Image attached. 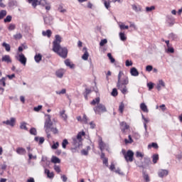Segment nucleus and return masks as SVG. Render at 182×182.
<instances>
[{"label": "nucleus", "instance_id": "f257e3e1", "mask_svg": "<svg viewBox=\"0 0 182 182\" xmlns=\"http://www.w3.org/2000/svg\"><path fill=\"white\" fill-rule=\"evenodd\" d=\"M61 42L62 37L59 35H55V40L53 42V50L63 59H66L68 58V48L66 47L62 48L60 46Z\"/></svg>", "mask_w": 182, "mask_h": 182}, {"label": "nucleus", "instance_id": "f03ea898", "mask_svg": "<svg viewBox=\"0 0 182 182\" xmlns=\"http://www.w3.org/2000/svg\"><path fill=\"white\" fill-rule=\"evenodd\" d=\"M127 85H129V77L125 75L123 71H119L118 74L117 87L122 92V95H126V93H127Z\"/></svg>", "mask_w": 182, "mask_h": 182}, {"label": "nucleus", "instance_id": "7ed1b4c3", "mask_svg": "<svg viewBox=\"0 0 182 182\" xmlns=\"http://www.w3.org/2000/svg\"><path fill=\"white\" fill-rule=\"evenodd\" d=\"M46 117H47V119H46L44 127L46 129V132L48 134L52 129V126H53V122H52V120L50 119L51 117L50 114H46Z\"/></svg>", "mask_w": 182, "mask_h": 182}, {"label": "nucleus", "instance_id": "20e7f679", "mask_svg": "<svg viewBox=\"0 0 182 182\" xmlns=\"http://www.w3.org/2000/svg\"><path fill=\"white\" fill-rule=\"evenodd\" d=\"M93 110L96 114H102V113L107 112L106 106H105L103 104L97 105V106L93 108Z\"/></svg>", "mask_w": 182, "mask_h": 182}, {"label": "nucleus", "instance_id": "39448f33", "mask_svg": "<svg viewBox=\"0 0 182 182\" xmlns=\"http://www.w3.org/2000/svg\"><path fill=\"white\" fill-rule=\"evenodd\" d=\"M28 4H31L32 6L36 8L38 5H42L45 6L46 5V0H27Z\"/></svg>", "mask_w": 182, "mask_h": 182}, {"label": "nucleus", "instance_id": "423d86ee", "mask_svg": "<svg viewBox=\"0 0 182 182\" xmlns=\"http://www.w3.org/2000/svg\"><path fill=\"white\" fill-rule=\"evenodd\" d=\"M82 140L77 139V138L73 137V146L74 148H72V151H75L77 149H80V146H82Z\"/></svg>", "mask_w": 182, "mask_h": 182}, {"label": "nucleus", "instance_id": "0eeeda50", "mask_svg": "<svg viewBox=\"0 0 182 182\" xmlns=\"http://www.w3.org/2000/svg\"><path fill=\"white\" fill-rule=\"evenodd\" d=\"M124 157L127 163H129V161L132 163V161H133V158L134 157V152L132 150H128L127 154Z\"/></svg>", "mask_w": 182, "mask_h": 182}, {"label": "nucleus", "instance_id": "6e6552de", "mask_svg": "<svg viewBox=\"0 0 182 182\" xmlns=\"http://www.w3.org/2000/svg\"><path fill=\"white\" fill-rule=\"evenodd\" d=\"M17 60L21 63L23 66H26V57H25V55L23 53H21L18 55V57H16Z\"/></svg>", "mask_w": 182, "mask_h": 182}, {"label": "nucleus", "instance_id": "1a4fd4ad", "mask_svg": "<svg viewBox=\"0 0 182 182\" xmlns=\"http://www.w3.org/2000/svg\"><path fill=\"white\" fill-rule=\"evenodd\" d=\"M158 176L161 178L167 177V176H168V171L167 169H159L158 171Z\"/></svg>", "mask_w": 182, "mask_h": 182}, {"label": "nucleus", "instance_id": "9d476101", "mask_svg": "<svg viewBox=\"0 0 182 182\" xmlns=\"http://www.w3.org/2000/svg\"><path fill=\"white\" fill-rule=\"evenodd\" d=\"M43 21H44V23L46 25H48V26L52 25L53 23V17H52L51 16H43Z\"/></svg>", "mask_w": 182, "mask_h": 182}, {"label": "nucleus", "instance_id": "9b49d317", "mask_svg": "<svg viewBox=\"0 0 182 182\" xmlns=\"http://www.w3.org/2000/svg\"><path fill=\"white\" fill-rule=\"evenodd\" d=\"M16 122V119L14 117H11L10 120L8 119L6 121H4L3 124H6L7 126H11V127H14L15 126Z\"/></svg>", "mask_w": 182, "mask_h": 182}, {"label": "nucleus", "instance_id": "f8f14e48", "mask_svg": "<svg viewBox=\"0 0 182 182\" xmlns=\"http://www.w3.org/2000/svg\"><path fill=\"white\" fill-rule=\"evenodd\" d=\"M119 126L122 133H124L126 130H128V129L130 128L127 123L124 122H120Z\"/></svg>", "mask_w": 182, "mask_h": 182}, {"label": "nucleus", "instance_id": "ddd939ff", "mask_svg": "<svg viewBox=\"0 0 182 182\" xmlns=\"http://www.w3.org/2000/svg\"><path fill=\"white\" fill-rule=\"evenodd\" d=\"M63 75H65V70L63 69L58 70L55 72V76H57V77H59L60 79H62V77H63Z\"/></svg>", "mask_w": 182, "mask_h": 182}, {"label": "nucleus", "instance_id": "4468645a", "mask_svg": "<svg viewBox=\"0 0 182 182\" xmlns=\"http://www.w3.org/2000/svg\"><path fill=\"white\" fill-rule=\"evenodd\" d=\"M1 61L2 62H6V63H11L12 60H11V56L9 55H5L1 58Z\"/></svg>", "mask_w": 182, "mask_h": 182}, {"label": "nucleus", "instance_id": "2eb2a0df", "mask_svg": "<svg viewBox=\"0 0 182 182\" xmlns=\"http://www.w3.org/2000/svg\"><path fill=\"white\" fill-rule=\"evenodd\" d=\"M17 154H20L21 156H23L26 154V150L23 147H18L16 149Z\"/></svg>", "mask_w": 182, "mask_h": 182}, {"label": "nucleus", "instance_id": "dca6fc26", "mask_svg": "<svg viewBox=\"0 0 182 182\" xmlns=\"http://www.w3.org/2000/svg\"><path fill=\"white\" fill-rule=\"evenodd\" d=\"M161 86L162 87H166V84L164 83V81L163 80H160L159 81V84L156 85L157 90H161Z\"/></svg>", "mask_w": 182, "mask_h": 182}, {"label": "nucleus", "instance_id": "f3484780", "mask_svg": "<svg viewBox=\"0 0 182 182\" xmlns=\"http://www.w3.org/2000/svg\"><path fill=\"white\" fill-rule=\"evenodd\" d=\"M41 161H43V163H46V165L43 164V167L44 168H46V166H49V164H50V161H48V157H46V156H43Z\"/></svg>", "mask_w": 182, "mask_h": 182}, {"label": "nucleus", "instance_id": "a211bd4d", "mask_svg": "<svg viewBox=\"0 0 182 182\" xmlns=\"http://www.w3.org/2000/svg\"><path fill=\"white\" fill-rule=\"evenodd\" d=\"M132 7L133 11H134L135 12H141V6L132 4Z\"/></svg>", "mask_w": 182, "mask_h": 182}, {"label": "nucleus", "instance_id": "6ab92c4d", "mask_svg": "<svg viewBox=\"0 0 182 182\" xmlns=\"http://www.w3.org/2000/svg\"><path fill=\"white\" fill-rule=\"evenodd\" d=\"M99 147L101 151H103V150L106 149V144L103 142V140H102V139L99 140Z\"/></svg>", "mask_w": 182, "mask_h": 182}, {"label": "nucleus", "instance_id": "aec40b11", "mask_svg": "<svg viewBox=\"0 0 182 182\" xmlns=\"http://www.w3.org/2000/svg\"><path fill=\"white\" fill-rule=\"evenodd\" d=\"M130 73L132 76H139V71L136 68H131Z\"/></svg>", "mask_w": 182, "mask_h": 182}, {"label": "nucleus", "instance_id": "412c9836", "mask_svg": "<svg viewBox=\"0 0 182 182\" xmlns=\"http://www.w3.org/2000/svg\"><path fill=\"white\" fill-rule=\"evenodd\" d=\"M45 173L46 174H47V176L48 177V178H53V177H55V174L53 173V172H50L49 169L46 168Z\"/></svg>", "mask_w": 182, "mask_h": 182}, {"label": "nucleus", "instance_id": "4be33fe9", "mask_svg": "<svg viewBox=\"0 0 182 182\" xmlns=\"http://www.w3.org/2000/svg\"><path fill=\"white\" fill-rule=\"evenodd\" d=\"M65 66L70 68V69H73V68H75V64H72L70 63V60H69V59H66L65 60Z\"/></svg>", "mask_w": 182, "mask_h": 182}, {"label": "nucleus", "instance_id": "5701e85b", "mask_svg": "<svg viewBox=\"0 0 182 182\" xmlns=\"http://www.w3.org/2000/svg\"><path fill=\"white\" fill-rule=\"evenodd\" d=\"M9 6L13 8V6H18V1L16 0H10L9 1Z\"/></svg>", "mask_w": 182, "mask_h": 182}, {"label": "nucleus", "instance_id": "b1692460", "mask_svg": "<svg viewBox=\"0 0 182 182\" xmlns=\"http://www.w3.org/2000/svg\"><path fill=\"white\" fill-rule=\"evenodd\" d=\"M140 107L142 112H144L145 113H149V109H147V105H146V104L141 103L140 105Z\"/></svg>", "mask_w": 182, "mask_h": 182}, {"label": "nucleus", "instance_id": "393cba45", "mask_svg": "<svg viewBox=\"0 0 182 182\" xmlns=\"http://www.w3.org/2000/svg\"><path fill=\"white\" fill-rule=\"evenodd\" d=\"M60 117H62V119L66 122V120H68V115L65 114V111L63 110L60 112Z\"/></svg>", "mask_w": 182, "mask_h": 182}, {"label": "nucleus", "instance_id": "a878e982", "mask_svg": "<svg viewBox=\"0 0 182 182\" xmlns=\"http://www.w3.org/2000/svg\"><path fill=\"white\" fill-rule=\"evenodd\" d=\"M51 163H54V164L60 163V159L55 156H53L51 158Z\"/></svg>", "mask_w": 182, "mask_h": 182}, {"label": "nucleus", "instance_id": "bb28decb", "mask_svg": "<svg viewBox=\"0 0 182 182\" xmlns=\"http://www.w3.org/2000/svg\"><path fill=\"white\" fill-rule=\"evenodd\" d=\"M34 140L36 141H39L38 142V144H43V143H44V141H45V138H43V137H38V136H36L35 137V139H34Z\"/></svg>", "mask_w": 182, "mask_h": 182}, {"label": "nucleus", "instance_id": "cd10ccee", "mask_svg": "<svg viewBox=\"0 0 182 182\" xmlns=\"http://www.w3.org/2000/svg\"><path fill=\"white\" fill-rule=\"evenodd\" d=\"M167 21L168 22V23H170V25L173 26L174 25V18L171 16H167Z\"/></svg>", "mask_w": 182, "mask_h": 182}, {"label": "nucleus", "instance_id": "c85d7f7f", "mask_svg": "<svg viewBox=\"0 0 182 182\" xmlns=\"http://www.w3.org/2000/svg\"><path fill=\"white\" fill-rule=\"evenodd\" d=\"M43 36H48V38H50L52 36V31L47 30L46 31L42 32Z\"/></svg>", "mask_w": 182, "mask_h": 182}, {"label": "nucleus", "instance_id": "c756f323", "mask_svg": "<svg viewBox=\"0 0 182 182\" xmlns=\"http://www.w3.org/2000/svg\"><path fill=\"white\" fill-rule=\"evenodd\" d=\"M84 49H85V52L82 55V59H83V60H87V59H89V53L87 52V50L86 49V48H84Z\"/></svg>", "mask_w": 182, "mask_h": 182}, {"label": "nucleus", "instance_id": "7c9ffc66", "mask_svg": "<svg viewBox=\"0 0 182 182\" xmlns=\"http://www.w3.org/2000/svg\"><path fill=\"white\" fill-rule=\"evenodd\" d=\"M34 59H35L36 63H39V62H41V60H42V55H41V54H36V55L34 56Z\"/></svg>", "mask_w": 182, "mask_h": 182}, {"label": "nucleus", "instance_id": "2f4dec72", "mask_svg": "<svg viewBox=\"0 0 182 182\" xmlns=\"http://www.w3.org/2000/svg\"><path fill=\"white\" fill-rule=\"evenodd\" d=\"M86 134L85 133V132H78L77 136L75 137L76 139H77L78 140H81V141H82V136H85Z\"/></svg>", "mask_w": 182, "mask_h": 182}, {"label": "nucleus", "instance_id": "473e14b6", "mask_svg": "<svg viewBox=\"0 0 182 182\" xmlns=\"http://www.w3.org/2000/svg\"><path fill=\"white\" fill-rule=\"evenodd\" d=\"M6 77H3L1 79H0V85L3 86V87H5L6 86Z\"/></svg>", "mask_w": 182, "mask_h": 182}, {"label": "nucleus", "instance_id": "72a5a7b5", "mask_svg": "<svg viewBox=\"0 0 182 182\" xmlns=\"http://www.w3.org/2000/svg\"><path fill=\"white\" fill-rule=\"evenodd\" d=\"M128 139H124L125 144H132V143H133V139H132V135H129Z\"/></svg>", "mask_w": 182, "mask_h": 182}, {"label": "nucleus", "instance_id": "f704fd0d", "mask_svg": "<svg viewBox=\"0 0 182 182\" xmlns=\"http://www.w3.org/2000/svg\"><path fill=\"white\" fill-rule=\"evenodd\" d=\"M3 48H5L6 52H10L11 51V46L6 43H2Z\"/></svg>", "mask_w": 182, "mask_h": 182}, {"label": "nucleus", "instance_id": "c9c22d12", "mask_svg": "<svg viewBox=\"0 0 182 182\" xmlns=\"http://www.w3.org/2000/svg\"><path fill=\"white\" fill-rule=\"evenodd\" d=\"M158 161H159V154H154L152 156V161L154 164H156Z\"/></svg>", "mask_w": 182, "mask_h": 182}, {"label": "nucleus", "instance_id": "e433bc0d", "mask_svg": "<svg viewBox=\"0 0 182 182\" xmlns=\"http://www.w3.org/2000/svg\"><path fill=\"white\" fill-rule=\"evenodd\" d=\"M100 102V97H97L95 100H93L91 102V105H92L93 106H95V105L97 104L100 105L99 103Z\"/></svg>", "mask_w": 182, "mask_h": 182}, {"label": "nucleus", "instance_id": "4c0bfd02", "mask_svg": "<svg viewBox=\"0 0 182 182\" xmlns=\"http://www.w3.org/2000/svg\"><path fill=\"white\" fill-rule=\"evenodd\" d=\"M22 28L24 29L25 32H29L31 29V27H29V26H28L26 23H23Z\"/></svg>", "mask_w": 182, "mask_h": 182}, {"label": "nucleus", "instance_id": "58836bf2", "mask_svg": "<svg viewBox=\"0 0 182 182\" xmlns=\"http://www.w3.org/2000/svg\"><path fill=\"white\" fill-rule=\"evenodd\" d=\"M20 129H21V130H28V127H26V122H21L20 125Z\"/></svg>", "mask_w": 182, "mask_h": 182}, {"label": "nucleus", "instance_id": "ea45409f", "mask_svg": "<svg viewBox=\"0 0 182 182\" xmlns=\"http://www.w3.org/2000/svg\"><path fill=\"white\" fill-rule=\"evenodd\" d=\"M119 38L121 41H123L124 42V41L127 40V37H126V35L124 34V33H119Z\"/></svg>", "mask_w": 182, "mask_h": 182}, {"label": "nucleus", "instance_id": "a19ab883", "mask_svg": "<svg viewBox=\"0 0 182 182\" xmlns=\"http://www.w3.org/2000/svg\"><path fill=\"white\" fill-rule=\"evenodd\" d=\"M30 134H32L33 136H36V134H38V132L36 131V128L32 127L30 129Z\"/></svg>", "mask_w": 182, "mask_h": 182}, {"label": "nucleus", "instance_id": "79ce46f5", "mask_svg": "<svg viewBox=\"0 0 182 182\" xmlns=\"http://www.w3.org/2000/svg\"><path fill=\"white\" fill-rule=\"evenodd\" d=\"M82 122L83 123H85V124H87V123H89V118H87V116H86V114H83Z\"/></svg>", "mask_w": 182, "mask_h": 182}, {"label": "nucleus", "instance_id": "37998d69", "mask_svg": "<svg viewBox=\"0 0 182 182\" xmlns=\"http://www.w3.org/2000/svg\"><path fill=\"white\" fill-rule=\"evenodd\" d=\"M6 15V10H1L0 11V19H4V18H5Z\"/></svg>", "mask_w": 182, "mask_h": 182}, {"label": "nucleus", "instance_id": "c03bdc74", "mask_svg": "<svg viewBox=\"0 0 182 182\" xmlns=\"http://www.w3.org/2000/svg\"><path fill=\"white\" fill-rule=\"evenodd\" d=\"M68 144H69V141H68V139H63L62 142L63 149H66V146H68Z\"/></svg>", "mask_w": 182, "mask_h": 182}, {"label": "nucleus", "instance_id": "a18cd8bd", "mask_svg": "<svg viewBox=\"0 0 182 182\" xmlns=\"http://www.w3.org/2000/svg\"><path fill=\"white\" fill-rule=\"evenodd\" d=\"M154 9H156V6H151L150 7H149V6L146 7V12H151V11H154Z\"/></svg>", "mask_w": 182, "mask_h": 182}, {"label": "nucleus", "instance_id": "49530a36", "mask_svg": "<svg viewBox=\"0 0 182 182\" xmlns=\"http://www.w3.org/2000/svg\"><path fill=\"white\" fill-rule=\"evenodd\" d=\"M149 149H151V147H154V149H159V145L157 143L152 142L151 144L148 145Z\"/></svg>", "mask_w": 182, "mask_h": 182}, {"label": "nucleus", "instance_id": "de8ad7c7", "mask_svg": "<svg viewBox=\"0 0 182 182\" xmlns=\"http://www.w3.org/2000/svg\"><path fill=\"white\" fill-rule=\"evenodd\" d=\"M102 2L106 8V9H109L110 8V2H107L106 0H102Z\"/></svg>", "mask_w": 182, "mask_h": 182}, {"label": "nucleus", "instance_id": "09e8293b", "mask_svg": "<svg viewBox=\"0 0 182 182\" xmlns=\"http://www.w3.org/2000/svg\"><path fill=\"white\" fill-rule=\"evenodd\" d=\"M119 28L121 29V31H124V29H129V26H126L123 23H122L121 24H119Z\"/></svg>", "mask_w": 182, "mask_h": 182}, {"label": "nucleus", "instance_id": "8fccbe9b", "mask_svg": "<svg viewBox=\"0 0 182 182\" xmlns=\"http://www.w3.org/2000/svg\"><path fill=\"white\" fill-rule=\"evenodd\" d=\"M136 157H137L138 159H139V158L143 159V157H144V154H142L141 152L137 151L136 152Z\"/></svg>", "mask_w": 182, "mask_h": 182}, {"label": "nucleus", "instance_id": "3c124183", "mask_svg": "<svg viewBox=\"0 0 182 182\" xmlns=\"http://www.w3.org/2000/svg\"><path fill=\"white\" fill-rule=\"evenodd\" d=\"M119 110L120 113H123V111L124 110V104L123 102H122L119 105Z\"/></svg>", "mask_w": 182, "mask_h": 182}, {"label": "nucleus", "instance_id": "603ef678", "mask_svg": "<svg viewBox=\"0 0 182 182\" xmlns=\"http://www.w3.org/2000/svg\"><path fill=\"white\" fill-rule=\"evenodd\" d=\"M4 21L5 23H8V22H11V21H12V16H7L6 18H5Z\"/></svg>", "mask_w": 182, "mask_h": 182}, {"label": "nucleus", "instance_id": "864d4df0", "mask_svg": "<svg viewBox=\"0 0 182 182\" xmlns=\"http://www.w3.org/2000/svg\"><path fill=\"white\" fill-rule=\"evenodd\" d=\"M112 96H113L114 97H116V96H117L118 93H117V89L114 88L112 90V92H111Z\"/></svg>", "mask_w": 182, "mask_h": 182}, {"label": "nucleus", "instance_id": "5fc2aeb1", "mask_svg": "<svg viewBox=\"0 0 182 182\" xmlns=\"http://www.w3.org/2000/svg\"><path fill=\"white\" fill-rule=\"evenodd\" d=\"M58 11L59 12H60L61 14H65V12H66V9H63V6L62 5H60L58 7Z\"/></svg>", "mask_w": 182, "mask_h": 182}, {"label": "nucleus", "instance_id": "6e6d98bb", "mask_svg": "<svg viewBox=\"0 0 182 182\" xmlns=\"http://www.w3.org/2000/svg\"><path fill=\"white\" fill-rule=\"evenodd\" d=\"M144 178L145 181L149 182L150 181V177L149 176V174L144 173Z\"/></svg>", "mask_w": 182, "mask_h": 182}, {"label": "nucleus", "instance_id": "4d7b16f0", "mask_svg": "<svg viewBox=\"0 0 182 182\" xmlns=\"http://www.w3.org/2000/svg\"><path fill=\"white\" fill-rule=\"evenodd\" d=\"M107 43V39H102L100 43V46H105Z\"/></svg>", "mask_w": 182, "mask_h": 182}, {"label": "nucleus", "instance_id": "13d9d810", "mask_svg": "<svg viewBox=\"0 0 182 182\" xmlns=\"http://www.w3.org/2000/svg\"><path fill=\"white\" fill-rule=\"evenodd\" d=\"M56 95H65L66 93V89H63L60 91H56Z\"/></svg>", "mask_w": 182, "mask_h": 182}, {"label": "nucleus", "instance_id": "bf43d9fd", "mask_svg": "<svg viewBox=\"0 0 182 182\" xmlns=\"http://www.w3.org/2000/svg\"><path fill=\"white\" fill-rule=\"evenodd\" d=\"M115 173H117V174H119V176H124V173L122 171V170H120L119 168L115 170Z\"/></svg>", "mask_w": 182, "mask_h": 182}, {"label": "nucleus", "instance_id": "052dcab7", "mask_svg": "<svg viewBox=\"0 0 182 182\" xmlns=\"http://www.w3.org/2000/svg\"><path fill=\"white\" fill-rule=\"evenodd\" d=\"M58 147H59V142H55L52 145L51 149H53V150H56Z\"/></svg>", "mask_w": 182, "mask_h": 182}, {"label": "nucleus", "instance_id": "680f3d73", "mask_svg": "<svg viewBox=\"0 0 182 182\" xmlns=\"http://www.w3.org/2000/svg\"><path fill=\"white\" fill-rule=\"evenodd\" d=\"M50 130L53 133V134H58V133H59V131L57 128L52 127Z\"/></svg>", "mask_w": 182, "mask_h": 182}, {"label": "nucleus", "instance_id": "e2e57ef3", "mask_svg": "<svg viewBox=\"0 0 182 182\" xmlns=\"http://www.w3.org/2000/svg\"><path fill=\"white\" fill-rule=\"evenodd\" d=\"M15 28H16L15 24H10L8 27V29L9 31H14Z\"/></svg>", "mask_w": 182, "mask_h": 182}, {"label": "nucleus", "instance_id": "0e129e2a", "mask_svg": "<svg viewBox=\"0 0 182 182\" xmlns=\"http://www.w3.org/2000/svg\"><path fill=\"white\" fill-rule=\"evenodd\" d=\"M14 39H22V34L17 33L16 35L14 36Z\"/></svg>", "mask_w": 182, "mask_h": 182}, {"label": "nucleus", "instance_id": "69168bd1", "mask_svg": "<svg viewBox=\"0 0 182 182\" xmlns=\"http://www.w3.org/2000/svg\"><path fill=\"white\" fill-rule=\"evenodd\" d=\"M34 112H39L40 110H42V105H38V107H35L33 108Z\"/></svg>", "mask_w": 182, "mask_h": 182}, {"label": "nucleus", "instance_id": "338daca9", "mask_svg": "<svg viewBox=\"0 0 182 182\" xmlns=\"http://www.w3.org/2000/svg\"><path fill=\"white\" fill-rule=\"evenodd\" d=\"M153 70V66L152 65H147L146 67V72H151Z\"/></svg>", "mask_w": 182, "mask_h": 182}, {"label": "nucleus", "instance_id": "774afa93", "mask_svg": "<svg viewBox=\"0 0 182 182\" xmlns=\"http://www.w3.org/2000/svg\"><path fill=\"white\" fill-rule=\"evenodd\" d=\"M54 170L56 173H60V167L59 166H54Z\"/></svg>", "mask_w": 182, "mask_h": 182}]
</instances>
